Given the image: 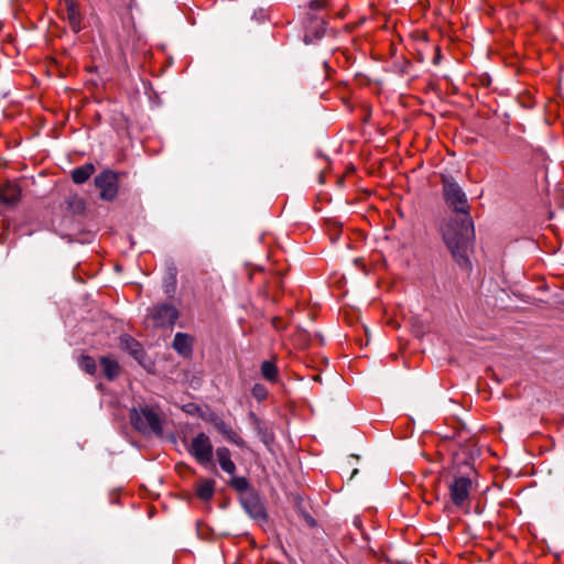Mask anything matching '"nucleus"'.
<instances>
[{
	"instance_id": "f8f14e48",
	"label": "nucleus",
	"mask_w": 564,
	"mask_h": 564,
	"mask_svg": "<svg viewBox=\"0 0 564 564\" xmlns=\"http://www.w3.org/2000/svg\"><path fill=\"white\" fill-rule=\"evenodd\" d=\"M172 347L182 356H188L193 348V337L185 333H176Z\"/></svg>"
},
{
	"instance_id": "5701e85b",
	"label": "nucleus",
	"mask_w": 564,
	"mask_h": 564,
	"mask_svg": "<svg viewBox=\"0 0 564 564\" xmlns=\"http://www.w3.org/2000/svg\"><path fill=\"white\" fill-rule=\"evenodd\" d=\"M210 423L215 426V429L223 435L228 427H230L224 420H221L219 416L213 414L208 419Z\"/></svg>"
},
{
	"instance_id": "6e6552de",
	"label": "nucleus",
	"mask_w": 564,
	"mask_h": 564,
	"mask_svg": "<svg viewBox=\"0 0 564 564\" xmlns=\"http://www.w3.org/2000/svg\"><path fill=\"white\" fill-rule=\"evenodd\" d=\"M120 348L130 354L134 359L141 360L144 356L142 345L130 335H122L119 338Z\"/></svg>"
},
{
	"instance_id": "a211bd4d",
	"label": "nucleus",
	"mask_w": 564,
	"mask_h": 564,
	"mask_svg": "<svg viewBox=\"0 0 564 564\" xmlns=\"http://www.w3.org/2000/svg\"><path fill=\"white\" fill-rule=\"evenodd\" d=\"M78 366L88 375H95L97 371V365L95 359L88 355H82L78 358Z\"/></svg>"
},
{
	"instance_id": "4468645a",
	"label": "nucleus",
	"mask_w": 564,
	"mask_h": 564,
	"mask_svg": "<svg viewBox=\"0 0 564 564\" xmlns=\"http://www.w3.org/2000/svg\"><path fill=\"white\" fill-rule=\"evenodd\" d=\"M100 366L102 368L105 377L108 380L116 379L121 370L119 362L115 358L109 356H104L100 358Z\"/></svg>"
},
{
	"instance_id": "412c9836",
	"label": "nucleus",
	"mask_w": 564,
	"mask_h": 564,
	"mask_svg": "<svg viewBox=\"0 0 564 564\" xmlns=\"http://www.w3.org/2000/svg\"><path fill=\"white\" fill-rule=\"evenodd\" d=\"M229 485L232 489H235L238 492H245L250 488V484L247 478L245 477H235L229 481Z\"/></svg>"
},
{
	"instance_id": "bb28decb",
	"label": "nucleus",
	"mask_w": 564,
	"mask_h": 564,
	"mask_svg": "<svg viewBox=\"0 0 564 564\" xmlns=\"http://www.w3.org/2000/svg\"><path fill=\"white\" fill-rule=\"evenodd\" d=\"M272 326L278 329V330H281V329H284L285 328V324L283 322V319L281 317H273L272 318Z\"/></svg>"
},
{
	"instance_id": "9d476101",
	"label": "nucleus",
	"mask_w": 564,
	"mask_h": 564,
	"mask_svg": "<svg viewBox=\"0 0 564 564\" xmlns=\"http://www.w3.org/2000/svg\"><path fill=\"white\" fill-rule=\"evenodd\" d=\"M21 199V189L15 183H8L0 187V202L14 205Z\"/></svg>"
},
{
	"instance_id": "9b49d317",
	"label": "nucleus",
	"mask_w": 564,
	"mask_h": 564,
	"mask_svg": "<svg viewBox=\"0 0 564 564\" xmlns=\"http://www.w3.org/2000/svg\"><path fill=\"white\" fill-rule=\"evenodd\" d=\"M325 25L326 23L324 22V20H311L310 24L306 26V32L304 36L305 42L313 43L314 41L322 39L326 31Z\"/></svg>"
},
{
	"instance_id": "a878e982",
	"label": "nucleus",
	"mask_w": 564,
	"mask_h": 564,
	"mask_svg": "<svg viewBox=\"0 0 564 564\" xmlns=\"http://www.w3.org/2000/svg\"><path fill=\"white\" fill-rule=\"evenodd\" d=\"M326 7H327V1L326 0H313L310 3V8L312 10H321V9L326 8Z\"/></svg>"
},
{
	"instance_id": "ddd939ff",
	"label": "nucleus",
	"mask_w": 564,
	"mask_h": 564,
	"mask_svg": "<svg viewBox=\"0 0 564 564\" xmlns=\"http://www.w3.org/2000/svg\"><path fill=\"white\" fill-rule=\"evenodd\" d=\"M216 457L217 460L224 471L227 474L234 476L237 467L236 464L231 459V453L227 447H218L216 449Z\"/></svg>"
},
{
	"instance_id": "f03ea898",
	"label": "nucleus",
	"mask_w": 564,
	"mask_h": 564,
	"mask_svg": "<svg viewBox=\"0 0 564 564\" xmlns=\"http://www.w3.org/2000/svg\"><path fill=\"white\" fill-rule=\"evenodd\" d=\"M132 426L140 433L162 436V413L159 406L140 404L130 410L129 414Z\"/></svg>"
},
{
	"instance_id": "cd10ccee",
	"label": "nucleus",
	"mask_w": 564,
	"mask_h": 564,
	"mask_svg": "<svg viewBox=\"0 0 564 564\" xmlns=\"http://www.w3.org/2000/svg\"><path fill=\"white\" fill-rule=\"evenodd\" d=\"M8 238V235L7 234H1L0 235V242H3L6 241V239Z\"/></svg>"
},
{
	"instance_id": "aec40b11",
	"label": "nucleus",
	"mask_w": 564,
	"mask_h": 564,
	"mask_svg": "<svg viewBox=\"0 0 564 564\" xmlns=\"http://www.w3.org/2000/svg\"><path fill=\"white\" fill-rule=\"evenodd\" d=\"M243 506L253 518L264 516L263 507L256 498H252L251 500H243Z\"/></svg>"
},
{
	"instance_id": "20e7f679",
	"label": "nucleus",
	"mask_w": 564,
	"mask_h": 564,
	"mask_svg": "<svg viewBox=\"0 0 564 564\" xmlns=\"http://www.w3.org/2000/svg\"><path fill=\"white\" fill-rule=\"evenodd\" d=\"M442 183L445 200L455 212V215L469 214L468 200L460 186L447 176H443Z\"/></svg>"
},
{
	"instance_id": "1a4fd4ad",
	"label": "nucleus",
	"mask_w": 564,
	"mask_h": 564,
	"mask_svg": "<svg viewBox=\"0 0 564 564\" xmlns=\"http://www.w3.org/2000/svg\"><path fill=\"white\" fill-rule=\"evenodd\" d=\"M65 19L67 20L70 29L74 32H79L82 29V18L78 6L74 0H65Z\"/></svg>"
},
{
	"instance_id": "393cba45",
	"label": "nucleus",
	"mask_w": 564,
	"mask_h": 564,
	"mask_svg": "<svg viewBox=\"0 0 564 564\" xmlns=\"http://www.w3.org/2000/svg\"><path fill=\"white\" fill-rule=\"evenodd\" d=\"M257 429L258 432L262 434V440L265 444H269L273 440L272 435L267 433V430L262 427L260 422H257Z\"/></svg>"
},
{
	"instance_id": "423d86ee",
	"label": "nucleus",
	"mask_w": 564,
	"mask_h": 564,
	"mask_svg": "<svg viewBox=\"0 0 564 564\" xmlns=\"http://www.w3.org/2000/svg\"><path fill=\"white\" fill-rule=\"evenodd\" d=\"M95 185L100 191V198L111 202L118 194V176L115 172L106 170L95 177Z\"/></svg>"
},
{
	"instance_id": "2eb2a0df",
	"label": "nucleus",
	"mask_w": 564,
	"mask_h": 564,
	"mask_svg": "<svg viewBox=\"0 0 564 564\" xmlns=\"http://www.w3.org/2000/svg\"><path fill=\"white\" fill-rule=\"evenodd\" d=\"M215 494V480L203 479L196 485V496L203 501H209Z\"/></svg>"
},
{
	"instance_id": "4be33fe9",
	"label": "nucleus",
	"mask_w": 564,
	"mask_h": 564,
	"mask_svg": "<svg viewBox=\"0 0 564 564\" xmlns=\"http://www.w3.org/2000/svg\"><path fill=\"white\" fill-rule=\"evenodd\" d=\"M223 435L226 437V440L228 442H230L239 447L246 446V443L242 440V437L237 432H235L231 427H228L227 431Z\"/></svg>"
},
{
	"instance_id": "7ed1b4c3",
	"label": "nucleus",
	"mask_w": 564,
	"mask_h": 564,
	"mask_svg": "<svg viewBox=\"0 0 564 564\" xmlns=\"http://www.w3.org/2000/svg\"><path fill=\"white\" fill-rule=\"evenodd\" d=\"M468 473L462 475H454L448 484L449 498L453 505L457 508H468L470 505V492L473 489L471 474L475 470L471 466L466 464Z\"/></svg>"
},
{
	"instance_id": "39448f33",
	"label": "nucleus",
	"mask_w": 564,
	"mask_h": 564,
	"mask_svg": "<svg viewBox=\"0 0 564 564\" xmlns=\"http://www.w3.org/2000/svg\"><path fill=\"white\" fill-rule=\"evenodd\" d=\"M177 318V308L172 304L162 303L149 308L145 323L155 328H163L173 326Z\"/></svg>"
},
{
	"instance_id": "f3484780",
	"label": "nucleus",
	"mask_w": 564,
	"mask_h": 564,
	"mask_svg": "<svg viewBox=\"0 0 564 564\" xmlns=\"http://www.w3.org/2000/svg\"><path fill=\"white\" fill-rule=\"evenodd\" d=\"M261 375L265 380L275 382L279 376L275 364L271 360L263 361L261 364Z\"/></svg>"
},
{
	"instance_id": "dca6fc26",
	"label": "nucleus",
	"mask_w": 564,
	"mask_h": 564,
	"mask_svg": "<svg viewBox=\"0 0 564 564\" xmlns=\"http://www.w3.org/2000/svg\"><path fill=\"white\" fill-rule=\"evenodd\" d=\"M95 172V166L91 163H86L82 166L76 167L72 172V180L75 184H84L90 178Z\"/></svg>"
},
{
	"instance_id": "f257e3e1",
	"label": "nucleus",
	"mask_w": 564,
	"mask_h": 564,
	"mask_svg": "<svg viewBox=\"0 0 564 564\" xmlns=\"http://www.w3.org/2000/svg\"><path fill=\"white\" fill-rule=\"evenodd\" d=\"M443 240L456 263L470 270L469 243L474 238V225L469 214L448 217L441 227Z\"/></svg>"
},
{
	"instance_id": "0eeeda50",
	"label": "nucleus",
	"mask_w": 564,
	"mask_h": 564,
	"mask_svg": "<svg viewBox=\"0 0 564 564\" xmlns=\"http://www.w3.org/2000/svg\"><path fill=\"white\" fill-rule=\"evenodd\" d=\"M188 452L202 465L212 462L213 445L209 437L205 433L197 434L191 443Z\"/></svg>"
},
{
	"instance_id": "b1692460",
	"label": "nucleus",
	"mask_w": 564,
	"mask_h": 564,
	"mask_svg": "<svg viewBox=\"0 0 564 564\" xmlns=\"http://www.w3.org/2000/svg\"><path fill=\"white\" fill-rule=\"evenodd\" d=\"M267 389L261 386V384H256L253 388H252V395L253 398H256L258 401H262L267 398Z\"/></svg>"
},
{
	"instance_id": "6ab92c4d",
	"label": "nucleus",
	"mask_w": 564,
	"mask_h": 564,
	"mask_svg": "<svg viewBox=\"0 0 564 564\" xmlns=\"http://www.w3.org/2000/svg\"><path fill=\"white\" fill-rule=\"evenodd\" d=\"M68 208L75 214H83L86 209L85 200L78 195H70L66 200Z\"/></svg>"
}]
</instances>
